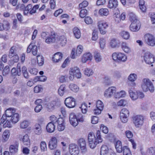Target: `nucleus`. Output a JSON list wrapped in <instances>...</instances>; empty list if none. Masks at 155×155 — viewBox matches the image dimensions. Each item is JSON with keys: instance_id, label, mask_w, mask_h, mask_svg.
Instances as JSON below:
<instances>
[{"instance_id": "obj_1", "label": "nucleus", "mask_w": 155, "mask_h": 155, "mask_svg": "<svg viewBox=\"0 0 155 155\" xmlns=\"http://www.w3.org/2000/svg\"><path fill=\"white\" fill-rule=\"evenodd\" d=\"M96 137L94 133H90L88 136L89 144L90 148H94L97 144L101 143L103 140L101 137V132L99 130L97 131L96 133Z\"/></svg>"}, {"instance_id": "obj_2", "label": "nucleus", "mask_w": 155, "mask_h": 155, "mask_svg": "<svg viewBox=\"0 0 155 155\" xmlns=\"http://www.w3.org/2000/svg\"><path fill=\"white\" fill-rule=\"evenodd\" d=\"M141 87L143 91L145 92L149 90L152 93L154 90V88L152 83L147 78L143 79Z\"/></svg>"}, {"instance_id": "obj_3", "label": "nucleus", "mask_w": 155, "mask_h": 155, "mask_svg": "<svg viewBox=\"0 0 155 155\" xmlns=\"http://www.w3.org/2000/svg\"><path fill=\"white\" fill-rule=\"evenodd\" d=\"M115 146L117 151L118 153L123 151L124 155H132L130 149L127 146L122 147V143L120 141L118 140L115 143Z\"/></svg>"}, {"instance_id": "obj_4", "label": "nucleus", "mask_w": 155, "mask_h": 155, "mask_svg": "<svg viewBox=\"0 0 155 155\" xmlns=\"http://www.w3.org/2000/svg\"><path fill=\"white\" fill-rule=\"evenodd\" d=\"M142 57L145 62L148 64H151L154 61V58L153 55L149 51L144 52Z\"/></svg>"}, {"instance_id": "obj_5", "label": "nucleus", "mask_w": 155, "mask_h": 155, "mask_svg": "<svg viewBox=\"0 0 155 155\" xmlns=\"http://www.w3.org/2000/svg\"><path fill=\"white\" fill-rule=\"evenodd\" d=\"M46 108L49 112L53 111L55 108H58L61 105L60 101H52L46 104Z\"/></svg>"}, {"instance_id": "obj_6", "label": "nucleus", "mask_w": 155, "mask_h": 155, "mask_svg": "<svg viewBox=\"0 0 155 155\" xmlns=\"http://www.w3.org/2000/svg\"><path fill=\"white\" fill-rule=\"evenodd\" d=\"M144 117L141 115H137L133 117V123L136 127H139L143 124Z\"/></svg>"}, {"instance_id": "obj_7", "label": "nucleus", "mask_w": 155, "mask_h": 155, "mask_svg": "<svg viewBox=\"0 0 155 155\" xmlns=\"http://www.w3.org/2000/svg\"><path fill=\"white\" fill-rule=\"evenodd\" d=\"M145 41L148 45L151 46L155 45V37L150 34H147L144 35Z\"/></svg>"}, {"instance_id": "obj_8", "label": "nucleus", "mask_w": 155, "mask_h": 155, "mask_svg": "<svg viewBox=\"0 0 155 155\" xmlns=\"http://www.w3.org/2000/svg\"><path fill=\"white\" fill-rule=\"evenodd\" d=\"M113 59L114 61L119 60L125 61L127 59V57L124 54L121 53H114L112 55Z\"/></svg>"}, {"instance_id": "obj_9", "label": "nucleus", "mask_w": 155, "mask_h": 155, "mask_svg": "<svg viewBox=\"0 0 155 155\" xmlns=\"http://www.w3.org/2000/svg\"><path fill=\"white\" fill-rule=\"evenodd\" d=\"M83 47L81 45H78L76 50L73 48L71 53V57L73 59L75 58L77 56H79L82 52L83 50Z\"/></svg>"}, {"instance_id": "obj_10", "label": "nucleus", "mask_w": 155, "mask_h": 155, "mask_svg": "<svg viewBox=\"0 0 155 155\" xmlns=\"http://www.w3.org/2000/svg\"><path fill=\"white\" fill-rule=\"evenodd\" d=\"M120 119L122 122L126 123L127 121V117L129 115V112L126 108L122 109L120 112Z\"/></svg>"}, {"instance_id": "obj_11", "label": "nucleus", "mask_w": 155, "mask_h": 155, "mask_svg": "<svg viewBox=\"0 0 155 155\" xmlns=\"http://www.w3.org/2000/svg\"><path fill=\"white\" fill-rule=\"evenodd\" d=\"M97 26L101 33L103 35L105 34L106 32V29L108 26L107 23L104 21H99L98 22Z\"/></svg>"}, {"instance_id": "obj_12", "label": "nucleus", "mask_w": 155, "mask_h": 155, "mask_svg": "<svg viewBox=\"0 0 155 155\" xmlns=\"http://www.w3.org/2000/svg\"><path fill=\"white\" fill-rule=\"evenodd\" d=\"M18 138L19 140L21 141L25 145L28 146L30 145V141L29 136L27 134L24 135L19 134L18 135Z\"/></svg>"}, {"instance_id": "obj_13", "label": "nucleus", "mask_w": 155, "mask_h": 155, "mask_svg": "<svg viewBox=\"0 0 155 155\" xmlns=\"http://www.w3.org/2000/svg\"><path fill=\"white\" fill-rule=\"evenodd\" d=\"M64 102L66 106L69 108L74 107L75 106V99L71 97L66 98Z\"/></svg>"}, {"instance_id": "obj_14", "label": "nucleus", "mask_w": 155, "mask_h": 155, "mask_svg": "<svg viewBox=\"0 0 155 155\" xmlns=\"http://www.w3.org/2000/svg\"><path fill=\"white\" fill-rule=\"evenodd\" d=\"M116 88L114 87H109L105 91L104 96L106 97L109 98L111 97L113 95L114 96V94L116 91Z\"/></svg>"}, {"instance_id": "obj_15", "label": "nucleus", "mask_w": 155, "mask_h": 155, "mask_svg": "<svg viewBox=\"0 0 155 155\" xmlns=\"http://www.w3.org/2000/svg\"><path fill=\"white\" fill-rule=\"evenodd\" d=\"M69 152L71 155H78L79 150L78 146L75 144H71L69 145Z\"/></svg>"}, {"instance_id": "obj_16", "label": "nucleus", "mask_w": 155, "mask_h": 155, "mask_svg": "<svg viewBox=\"0 0 155 155\" xmlns=\"http://www.w3.org/2000/svg\"><path fill=\"white\" fill-rule=\"evenodd\" d=\"M78 144L80 147L81 152L82 153H85L87 152L86 141L84 139L81 138L79 140Z\"/></svg>"}, {"instance_id": "obj_17", "label": "nucleus", "mask_w": 155, "mask_h": 155, "mask_svg": "<svg viewBox=\"0 0 155 155\" xmlns=\"http://www.w3.org/2000/svg\"><path fill=\"white\" fill-rule=\"evenodd\" d=\"M57 146V139L55 137H52L50 140L49 144V148L51 150L55 149Z\"/></svg>"}, {"instance_id": "obj_18", "label": "nucleus", "mask_w": 155, "mask_h": 155, "mask_svg": "<svg viewBox=\"0 0 155 155\" xmlns=\"http://www.w3.org/2000/svg\"><path fill=\"white\" fill-rule=\"evenodd\" d=\"M69 121L70 124L74 126H76L78 124V121L76 116L74 113H71L69 116Z\"/></svg>"}, {"instance_id": "obj_19", "label": "nucleus", "mask_w": 155, "mask_h": 155, "mask_svg": "<svg viewBox=\"0 0 155 155\" xmlns=\"http://www.w3.org/2000/svg\"><path fill=\"white\" fill-rule=\"evenodd\" d=\"M58 129L59 131L63 130L65 128V124L64 120L62 118H58Z\"/></svg>"}, {"instance_id": "obj_20", "label": "nucleus", "mask_w": 155, "mask_h": 155, "mask_svg": "<svg viewBox=\"0 0 155 155\" xmlns=\"http://www.w3.org/2000/svg\"><path fill=\"white\" fill-rule=\"evenodd\" d=\"M70 72L73 73L74 76L78 78L81 77V74L80 71V69L78 67H74L70 69Z\"/></svg>"}, {"instance_id": "obj_21", "label": "nucleus", "mask_w": 155, "mask_h": 155, "mask_svg": "<svg viewBox=\"0 0 155 155\" xmlns=\"http://www.w3.org/2000/svg\"><path fill=\"white\" fill-rule=\"evenodd\" d=\"M63 57V54L60 52H57L53 56L52 60L54 63L59 62Z\"/></svg>"}, {"instance_id": "obj_22", "label": "nucleus", "mask_w": 155, "mask_h": 155, "mask_svg": "<svg viewBox=\"0 0 155 155\" xmlns=\"http://www.w3.org/2000/svg\"><path fill=\"white\" fill-rule=\"evenodd\" d=\"M120 44V42L119 40L114 38L112 39L110 42V46L113 48H118Z\"/></svg>"}, {"instance_id": "obj_23", "label": "nucleus", "mask_w": 155, "mask_h": 155, "mask_svg": "<svg viewBox=\"0 0 155 155\" xmlns=\"http://www.w3.org/2000/svg\"><path fill=\"white\" fill-rule=\"evenodd\" d=\"M57 40L59 41L60 45L62 46H64L67 43V39L65 36L64 35H58L56 37Z\"/></svg>"}, {"instance_id": "obj_24", "label": "nucleus", "mask_w": 155, "mask_h": 155, "mask_svg": "<svg viewBox=\"0 0 155 155\" xmlns=\"http://www.w3.org/2000/svg\"><path fill=\"white\" fill-rule=\"evenodd\" d=\"M56 35L55 33H51L50 36L45 39V42L48 44L53 43L55 41Z\"/></svg>"}, {"instance_id": "obj_25", "label": "nucleus", "mask_w": 155, "mask_h": 155, "mask_svg": "<svg viewBox=\"0 0 155 155\" xmlns=\"http://www.w3.org/2000/svg\"><path fill=\"white\" fill-rule=\"evenodd\" d=\"M16 110L13 108H9L7 109L5 112V115L7 117H10L15 113Z\"/></svg>"}, {"instance_id": "obj_26", "label": "nucleus", "mask_w": 155, "mask_h": 155, "mask_svg": "<svg viewBox=\"0 0 155 155\" xmlns=\"http://www.w3.org/2000/svg\"><path fill=\"white\" fill-rule=\"evenodd\" d=\"M18 144L15 143L11 145L9 147L10 152L12 154H15L18 152Z\"/></svg>"}, {"instance_id": "obj_27", "label": "nucleus", "mask_w": 155, "mask_h": 155, "mask_svg": "<svg viewBox=\"0 0 155 155\" xmlns=\"http://www.w3.org/2000/svg\"><path fill=\"white\" fill-rule=\"evenodd\" d=\"M55 129V125L52 122H50L46 126V130L48 133H51L54 132Z\"/></svg>"}, {"instance_id": "obj_28", "label": "nucleus", "mask_w": 155, "mask_h": 155, "mask_svg": "<svg viewBox=\"0 0 155 155\" xmlns=\"http://www.w3.org/2000/svg\"><path fill=\"white\" fill-rule=\"evenodd\" d=\"M118 3L117 0H109L108 7L110 8H116L118 6Z\"/></svg>"}, {"instance_id": "obj_29", "label": "nucleus", "mask_w": 155, "mask_h": 155, "mask_svg": "<svg viewBox=\"0 0 155 155\" xmlns=\"http://www.w3.org/2000/svg\"><path fill=\"white\" fill-rule=\"evenodd\" d=\"M137 22H132L130 26V30L134 32L137 31L140 28V26L137 24Z\"/></svg>"}, {"instance_id": "obj_30", "label": "nucleus", "mask_w": 155, "mask_h": 155, "mask_svg": "<svg viewBox=\"0 0 155 155\" xmlns=\"http://www.w3.org/2000/svg\"><path fill=\"white\" fill-rule=\"evenodd\" d=\"M92 58V55L91 53H86L83 55L82 59V61L83 63H85L88 60H91Z\"/></svg>"}, {"instance_id": "obj_31", "label": "nucleus", "mask_w": 155, "mask_h": 155, "mask_svg": "<svg viewBox=\"0 0 155 155\" xmlns=\"http://www.w3.org/2000/svg\"><path fill=\"white\" fill-rule=\"evenodd\" d=\"M121 48L126 53H129L131 52V49L128 45L125 42H123L121 45Z\"/></svg>"}, {"instance_id": "obj_32", "label": "nucleus", "mask_w": 155, "mask_h": 155, "mask_svg": "<svg viewBox=\"0 0 155 155\" xmlns=\"http://www.w3.org/2000/svg\"><path fill=\"white\" fill-rule=\"evenodd\" d=\"M94 57L97 63L101 62L102 60V57L100 53L97 51H95L94 52Z\"/></svg>"}, {"instance_id": "obj_33", "label": "nucleus", "mask_w": 155, "mask_h": 155, "mask_svg": "<svg viewBox=\"0 0 155 155\" xmlns=\"http://www.w3.org/2000/svg\"><path fill=\"white\" fill-rule=\"evenodd\" d=\"M137 76L136 74L132 73L130 74L128 77V80L132 82V86L134 87L135 85V84L134 82L137 79Z\"/></svg>"}, {"instance_id": "obj_34", "label": "nucleus", "mask_w": 155, "mask_h": 155, "mask_svg": "<svg viewBox=\"0 0 155 155\" xmlns=\"http://www.w3.org/2000/svg\"><path fill=\"white\" fill-rule=\"evenodd\" d=\"M128 15L129 20L131 22H138L136 15L133 12H130Z\"/></svg>"}, {"instance_id": "obj_35", "label": "nucleus", "mask_w": 155, "mask_h": 155, "mask_svg": "<svg viewBox=\"0 0 155 155\" xmlns=\"http://www.w3.org/2000/svg\"><path fill=\"white\" fill-rule=\"evenodd\" d=\"M130 97L133 100H135L138 98L137 91L134 92L130 89L129 91Z\"/></svg>"}, {"instance_id": "obj_36", "label": "nucleus", "mask_w": 155, "mask_h": 155, "mask_svg": "<svg viewBox=\"0 0 155 155\" xmlns=\"http://www.w3.org/2000/svg\"><path fill=\"white\" fill-rule=\"evenodd\" d=\"M34 131L35 134L40 135L42 133L41 127L39 124H36L34 128Z\"/></svg>"}, {"instance_id": "obj_37", "label": "nucleus", "mask_w": 155, "mask_h": 155, "mask_svg": "<svg viewBox=\"0 0 155 155\" xmlns=\"http://www.w3.org/2000/svg\"><path fill=\"white\" fill-rule=\"evenodd\" d=\"M11 117L10 121L13 124L17 123L19 120V115L17 113L14 114Z\"/></svg>"}, {"instance_id": "obj_38", "label": "nucleus", "mask_w": 155, "mask_h": 155, "mask_svg": "<svg viewBox=\"0 0 155 155\" xmlns=\"http://www.w3.org/2000/svg\"><path fill=\"white\" fill-rule=\"evenodd\" d=\"M65 85L64 84H61L60 87L58 90V93L59 94L62 96L65 92Z\"/></svg>"}, {"instance_id": "obj_39", "label": "nucleus", "mask_w": 155, "mask_h": 155, "mask_svg": "<svg viewBox=\"0 0 155 155\" xmlns=\"http://www.w3.org/2000/svg\"><path fill=\"white\" fill-rule=\"evenodd\" d=\"M108 152V149L107 147L105 145L102 146L101 150V155H106Z\"/></svg>"}, {"instance_id": "obj_40", "label": "nucleus", "mask_w": 155, "mask_h": 155, "mask_svg": "<svg viewBox=\"0 0 155 155\" xmlns=\"http://www.w3.org/2000/svg\"><path fill=\"white\" fill-rule=\"evenodd\" d=\"M98 13L101 16H107L109 14V11L107 8H101L99 10Z\"/></svg>"}, {"instance_id": "obj_41", "label": "nucleus", "mask_w": 155, "mask_h": 155, "mask_svg": "<svg viewBox=\"0 0 155 155\" xmlns=\"http://www.w3.org/2000/svg\"><path fill=\"white\" fill-rule=\"evenodd\" d=\"M10 135L9 131L8 130H5L3 133L2 137L5 141H7Z\"/></svg>"}, {"instance_id": "obj_42", "label": "nucleus", "mask_w": 155, "mask_h": 155, "mask_svg": "<svg viewBox=\"0 0 155 155\" xmlns=\"http://www.w3.org/2000/svg\"><path fill=\"white\" fill-rule=\"evenodd\" d=\"M22 74L24 77L26 79H28L29 75L27 71V68L25 66H23L21 69Z\"/></svg>"}, {"instance_id": "obj_43", "label": "nucleus", "mask_w": 155, "mask_h": 155, "mask_svg": "<svg viewBox=\"0 0 155 155\" xmlns=\"http://www.w3.org/2000/svg\"><path fill=\"white\" fill-rule=\"evenodd\" d=\"M74 34L77 38H79L81 36V33L79 29L77 27L74 28L73 30Z\"/></svg>"}, {"instance_id": "obj_44", "label": "nucleus", "mask_w": 155, "mask_h": 155, "mask_svg": "<svg viewBox=\"0 0 155 155\" xmlns=\"http://www.w3.org/2000/svg\"><path fill=\"white\" fill-rule=\"evenodd\" d=\"M126 94V92L124 91H121L120 92H115L114 94V97L116 98L124 97Z\"/></svg>"}, {"instance_id": "obj_45", "label": "nucleus", "mask_w": 155, "mask_h": 155, "mask_svg": "<svg viewBox=\"0 0 155 155\" xmlns=\"http://www.w3.org/2000/svg\"><path fill=\"white\" fill-rule=\"evenodd\" d=\"M38 63L39 66H42L44 63V58L42 56L38 55L37 56Z\"/></svg>"}, {"instance_id": "obj_46", "label": "nucleus", "mask_w": 155, "mask_h": 155, "mask_svg": "<svg viewBox=\"0 0 155 155\" xmlns=\"http://www.w3.org/2000/svg\"><path fill=\"white\" fill-rule=\"evenodd\" d=\"M93 73L92 69L89 68H86L84 71V74L88 76H90L92 75Z\"/></svg>"}, {"instance_id": "obj_47", "label": "nucleus", "mask_w": 155, "mask_h": 155, "mask_svg": "<svg viewBox=\"0 0 155 155\" xmlns=\"http://www.w3.org/2000/svg\"><path fill=\"white\" fill-rule=\"evenodd\" d=\"M69 87L71 91L75 92H78L79 90L78 87L74 84H70Z\"/></svg>"}, {"instance_id": "obj_48", "label": "nucleus", "mask_w": 155, "mask_h": 155, "mask_svg": "<svg viewBox=\"0 0 155 155\" xmlns=\"http://www.w3.org/2000/svg\"><path fill=\"white\" fill-rule=\"evenodd\" d=\"M80 108H81L82 112L83 114H85L87 113V104L85 103H82Z\"/></svg>"}, {"instance_id": "obj_49", "label": "nucleus", "mask_w": 155, "mask_h": 155, "mask_svg": "<svg viewBox=\"0 0 155 155\" xmlns=\"http://www.w3.org/2000/svg\"><path fill=\"white\" fill-rule=\"evenodd\" d=\"M15 47L12 46L11 48L8 55L10 58H12L14 55L17 54L15 51Z\"/></svg>"}, {"instance_id": "obj_50", "label": "nucleus", "mask_w": 155, "mask_h": 155, "mask_svg": "<svg viewBox=\"0 0 155 155\" xmlns=\"http://www.w3.org/2000/svg\"><path fill=\"white\" fill-rule=\"evenodd\" d=\"M120 35L125 39H128L130 36L129 33L125 31H122L120 33Z\"/></svg>"}, {"instance_id": "obj_51", "label": "nucleus", "mask_w": 155, "mask_h": 155, "mask_svg": "<svg viewBox=\"0 0 155 155\" xmlns=\"http://www.w3.org/2000/svg\"><path fill=\"white\" fill-rule=\"evenodd\" d=\"M11 73L13 75L15 76L18 75V76H20L21 75V72L19 71L17 69V70L15 68H12L11 71Z\"/></svg>"}, {"instance_id": "obj_52", "label": "nucleus", "mask_w": 155, "mask_h": 155, "mask_svg": "<svg viewBox=\"0 0 155 155\" xmlns=\"http://www.w3.org/2000/svg\"><path fill=\"white\" fill-rule=\"evenodd\" d=\"M104 107L103 103L101 101L99 100L97 101L96 108L103 109Z\"/></svg>"}, {"instance_id": "obj_53", "label": "nucleus", "mask_w": 155, "mask_h": 155, "mask_svg": "<svg viewBox=\"0 0 155 155\" xmlns=\"http://www.w3.org/2000/svg\"><path fill=\"white\" fill-rule=\"evenodd\" d=\"M100 47L102 49H103L105 47L106 40L104 38H101L100 39Z\"/></svg>"}, {"instance_id": "obj_54", "label": "nucleus", "mask_w": 155, "mask_h": 155, "mask_svg": "<svg viewBox=\"0 0 155 155\" xmlns=\"http://www.w3.org/2000/svg\"><path fill=\"white\" fill-rule=\"evenodd\" d=\"M87 11L86 9H83L81 10L80 12V16L83 18L87 14Z\"/></svg>"}, {"instance_id": "obj_55", "label": "nucleus", "mask_w": 155, "mask_h": 155, "mask_svg": "<svg viewBox=\"0 0 155 155\" xmlns=\"http://www.w3.org/2000/svg\"><path fill=\"white\" fill-rule=\"evenodd\" d=\"M28 124L29 122L28 121L24 120L21 123L20 127L22 129L25 128L28 126Z\"/></svg>"}, {"instance_id": "obj_56", "label": "nucleus", "mask_w": 155, "mask_h": 155, "mask_svg": "<svg viewBox=\"0 0 155 155\" xmlns=\"http://www.w3.org/2000/svg\"><path fill=\"white\" fill-rule=\"evenodd\" d=\"M43 90L42 86L41 85L36 86L34 88V91L36 93H38Z\"/></svg>"}, {"instance_id": "obj_57", "label": "nucleus", "mask_w": 155, "mask_h": 155, "mask_svg": "<svg viewBox=\"0 0 155 155\" xmlns=\"http://www.w3.org/2000/svg\"><path fill=\"white\" fill-rule=\"evenodd\" d=\"M39 7V5H34L33 8L32 7L31 9L29 12V13L31 15H32L33 14L35 13L36 12V10L38 9Z\"/></svg>"}, {"instance_id": "obj_58", "label": "nucleus", "mask_w": 155, "mask_h": 155, "mask_svg": "<svg viewBox=\"0 0 155 155\" xmlns=\"http://www.w3.org/2000/svg\"><path fill=\"white\" fill-rule=\"evenodd\" d=\"M127 103V102L126 100L121 99L117 102V105L118 106H124L126 105Z\"/></svg>"}, {"instance_id": "obj_59", "label": "nucleus", "mask_w": 155, "mask_h": 155, "mask_svg": "<svg viewBox=\"0 0 155 155\" xmlns=\"http://www.w3.org/2000/svg\"><path fill=\"white\" fill-rule=\"evenodd\" d=\"M104 83L106 85H109L111 83L110 78L108 76H105L104 80Z\"/></svg>"}, {"instance_id": "obj_60", "label": "nucleus", "mask_w": 155, "mask_h": 155, "mask_svg": "<svg viewBox=\"0 0 155 155\" xmlns=\"http://www.w3.org/2000/svg\"><path fill=\"white\" fill-rule=\"evenodd\" d=\"M3 24L5 30H7L10 28V24L8 21L5 20L4 21Z\"/></svg>"}, {"instance_id": "obj_61", "label": "nucleus", "mask_w": 155, "mask_h": 155, "mask_svg": "<svg viewBox=\"0 0 155 155\" xmlns=\"http://www.w3.org/2000/svg\"><path fill=\"white\" fill-rule=\"evenodd\" d=\"M84 21L88 25L91 24L93 22L92 19L89 16H87L85 18Z\"/></svg>"}, {"instance_id": "obj_62", "label": "nucleus", "mask_w": 155, "mask_h": 155, "mask_svg": "<svg viewBox=\"0 0 155 155\" xmlns=\"http://www.w3.org/2000/svg\"><path fill=\"white\" fill-rule=\"evenodd\" d=\"M41 151H45L47 150V145L45 142H41Z\"/></svg>"}, {"instance_id": "obj_63", "label": "nucleus", "mask_w": 155, "mask_h": 155, "mask_svg": "<svg viewBox=\"0 0 155 155\" xmlns=\"http://www.w3.org/2000/svg\"><path fill=\"white\" fill-rule=\"evenodd\" d=\"M78 121L83 122L84 120V116L81 113H79L76 116Z\"/></svg>"}, {"instance_id": "obj_64", "label": "nucleus", "mask_w": 155, "mask_h": 155, "mask_svg": "<svg viewBox=\"0 0 155 155\" xmlns=\"http://www.w3.org/2000/svg\"><path fill=\"white\" fill-rule=\"evenodd\" d=\"M50 120H51V122L53 123L54 124L58 123V119L54 115H52L50 117Z\"/></svg>"}]
</instances>
